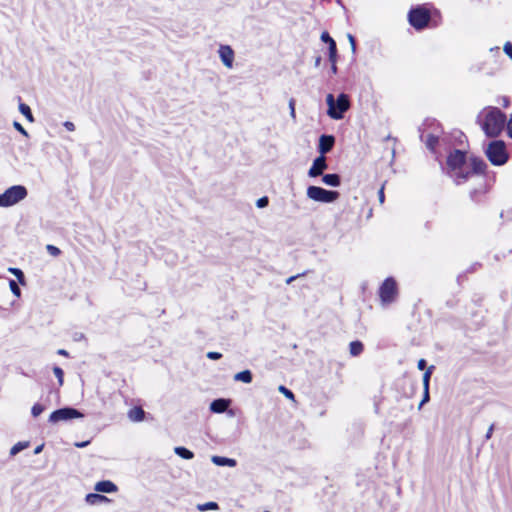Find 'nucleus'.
Segmentation results:
<instances>
[{
    "mask_svg": "<svg viewBox=\"0 0 512 512\" xmlns=\"http://www.w3.org/2000/svg\"><path fill=\"white\" fill-rule=\"evenodd\" d=\"M507 132L509 137L512 138V114L510 116V119L507 121Z\"/></svg>",
    "mask_w": 512,
    "mask_h": 512,
    "instance_id": "43",
    "label": "nucleus"
},
{
    "mask_svg": "<svg viewBox=\"0 0 512 512\" xmlns=\"http://www.w3.org/2000/svg\"><path fill=\"white\" fill-rule=\"evenodd\" d=\"M475 192H476V191L471 192V198H472V199H474V193H475Z\"/></svg>",
    "mask_w": 512,
    "mask_h": 512,
    "instance_id": "55",
    "label": "nucleus"
},
{
    "mask_svg": "<svg viewBox=\"0 0 512 512\" xmlns=\"http://www.w3.org/2000/svg\"><path fill=\"white\" fill-rule=\"evenodd\" d=\"M57 353L62 356H68V352L65 349H59Z\"/></svg>",
    "mask_w": 512,
    "mask_h": 512,
    "instance_id": "53",
    "label": "nucleus"
},
{
    "mask_svg": "<svg viewBox=\"0 0 512 512\" xmlns=\"http://www.w3.org/2000/svg\"><path fill=\"white\" fill-rule=\"evenodd\" d=\"M43 447H44V445H43V444L38 445V446L35 448V450H34V454H39V453H41V452H42V450H43Z\"/></svg>",
    "mask_w": 512,
    "mask_h": 512,
    "instance_id": "50",
    "label": "nucleus"
},
{
    "mask_svg": "<svg viewBox=\"0 0 512 512\" xmlns=\"http://www.w3.org/2000/svg\"><path fill=\"white\" fill-rule=\"evenodd\" d=\"M9 271L13 273L21 284L24 283V273L19 268H10Z\"/></svg>",
    "mask_w": 512,
    "mask_h": 512,
    "instance_id": "31",
    "label": "nucleus"
},
{
    "mask_svg": "<svg viewBox=\"0 0 512 512\" xmlns=\"http://www.w3.org/2000/svg\"><path fill=\"white\" fill-rule=\"evenodd\" d=\"M364 350V345L361 341L355 340L349 344V352L353 357L359 356Z\"/></svg>",
    "mask_w": 512,
    "mask_h": 512,
    "instance_id": "19",
    "label": "nucleus"
},
{
    "mask_svg": "<svg viewBox=\"0 0 512 512\" xmlns=\"http://www.w3.org/2000/svg\"><path fill=\"white\" fill-rule=\"evenodd\" d=\"M328 53L334 54L337 53V45L335 40H331V43L328 44Z\"/></svg>",
    "mask_w": 512,
    "mask_h": 512,
    "instance_id": "40",
    "label": "nucleus"
},
{
    "mask_svg": "<svg viewBox=\"0 0 512 512\" xmlns=\"http://www.w3.org/2000/svg\"><path fill=\"white\" fill-rule=\"evenodd\" d=\"M53 373H54V375L56 376V378L58 379L59 385H60V386H61V385H63V377H64V372H63V370H62L60 367L55 366V367L53 368Z\"/></svg>",
    "mask_w": 512,
    "mask_h": 512,
    "instance_id": "29",
    "label": "nucleus"
},
{
    "mask_svg": "<svg viewBox=\"0 0 512 512\" xmlns=\"http://www.w3.org/2000/svg\"><path fill=\"white\" fill-rule=\"evenodd\" d=\"M322 182L331 187H338L341 184V178L336 173L324 174L322 176Z\"/></svg>",
    "mask_w": 512,
    "mask_h": 512,
    "instance_id": "16",
    "label": "nucleus"
},
{
    "mask_svg": "<svg viewBox=\"0 0 512 512\" xmlns=\"http://www.w3.org/2000/svg\"><path fill=\"white\" fill-rule=\"evenodd\" d=\"M229 406H230L229 399L219 398V399H215L211 402L210 410L213 413H223L228 409Z\"/></svg>",
    "mask_w": 512,
    "mask_h": 512,
    "instance_id": "13",
    "label": "nucleus"
},
{
    "mask_svg": "<svg viewBox=\"0 0 512 512\" xmlns=\"http://www.w3.org/2000/svg\"><path fill=\"white\" fill-rule=\"evenodd\" d=\"M268 204L269 198L267 196H263L256 201V206L258 208H265L266 206H268Z\"/></svg>",
    "mask_w": 512,
    "mask_h": 512,
    "instance_id": "34",
    "label": "nucleus"
},
{
    "mask_svg": "<svg viewBox=\"0 0 512 512\" xmlns=\"http://www.w3.org/2000/svg\"><path fill=\"white\" fill-rule=\"evenodd\" d=\"M44 410H45V407L42 404L36 403L33 405L32 409H31V414L34 417H38L40 414L43 413Z\"/></svg>",
    "mask_w": 512,
    "mask_h": 512,
    "instance_id": "28",
    "label": "nucleus"
},
{
    "mask_svg": "<svg viewBox=\"0 0 512 512\" xmlns=\"http://www.w3.org/2000/svg\"><path fill=\"white\" fill-rule=\"evenodd\" d=\"M430 399L429 389H424L423 398L419 404V408H421L425 403H427Z\"/></svg>",
    "mask_w": 512,
    "mask_h": 512,
    "instance_id": "36",
    "label": "nucleus"
},
{
    "mask_svg": "<svg viewBox=\"0 0 512 512\" xmlns=\"http://www.w3.org/2000/svg\"><path fill=\"white\" fill-rule=\"evenodd\" d=\"M29 446V442H18L10 449V455L15 456L22 450L26 449Z\"/></svg>",
    "mask_w": 512,
    "mask_h": 512,
    "instance_id": "23",
    "label": "nucleus"
},
{
    "mask_svg": "<svg viewBox=\"0 0 512 512\" xmlns=\"http://www.w3.org/2000/svg\"><path fill=\"white\" fill-rule=\"evenodd\" d=\"M321 61H322L321 56H317L315 58V62H314L315 67H319L321 65Z\"/></svg>",
    "mask_w": 512,
    "mask_h": 512,
    "instance_id": "48",
    "label": "nucleus"
},
{
    "mask_svg": "<svg viewBox=\"0 0 512 512\" xmlns=\"http://www.w3.org/2000/svg\"><path fill=\"white\" fill-rule=\"evenodd\" d=\"M94 489L100 493H113L118 490V487L110 480H103L97 482Z\"/></svg>",
    "mask_w": 512,
    "mask_h": 512,
    "instance_id": "14",
    "label": "nucleus"
},
{
    "mask_svg": "<svg viewBox=\"0 0 512 512\" xmlns=\"http://www.w3.org/2000/svg\"><path fill=\"white\" fill-rule=\"evenodd\" d=\"M289 109H290V115L293 119H295L296 117V114H295V100L293 98H291L289 100Z\"/></svg>",
    "mask_w": 512,
    "mask_h": 512,
    "instance_id": "37",
    "label": "nucleus"
},
{
    "mask_svg": "<svg viewBox=\"0 0 512 512\" xmlns=\"http://www.w3.org/2000/svg\"><path fill=\"white\" fill-rule=\"evenodd\" d=\"M85 500L90 505H97V504H100L102 502H108L109 501V499L106 496L98 494V493H89V494H87L86 497H85Z\"/></svg>",
    "mask_w": 512,
    "mask_h": 512,
    "instance_id": "18",
    "label": "nucleus"
},
{
    "mask_svg": "<svg viewBox=\"0 0 512 512\" xmlns=\"http://www.w3.org/2000/svg\"><path fill=\"white\" fill-rule=\"evenodd\" d=\"M207 357L211 360H218L222 357V354L215 351H210L207 353Z\"/></svg>",
    "mask_w": 512,
    "mask_h": 512,
    "instance_id": "38",
    "label": "nucleus"
},
{
    "mask_svg": "<svg viewBox=\"0 0 512 512\" xmlns=\"http://www.w3.org/2000/svg\"><path fill=\"white\" fill-rule=\"evenodd\" d=\"M438 141H439L438 136L433 135V134H429V135L427 136L426 141H425V143H426V147H427L429 150L433 151V150L435 149L436 145L438 144Z\"/></svg>",
    "mask_w": 512,
    "mask_h": 512,
    "instance_id": "24",
    "label": "nucleus"
},
{
    "mask_svg": "<svg viewBox=\"0 0 512 512\" xmlns=\"http://www.w3.org/2000/svg\"><path fill=\"white\" fill-rule=\"evenodd\" d=\"M321 40L327 44L331 43V40H334L327 31L322 32Z\"/></svg>",
    "mask_w": 512,
    "mask_h": 512,
    "instance_id": "39",
    "label": "nucleus"
},
{
    "mask_svg": "<svg viewBox=\"0 0 512 512\" xmlns=\"http://www.w3.org/2000/svg\"><path fill=\"white\" fill-rule=\"evenodd\" d=\"M335 144V137L333 135L323 134L319 138L318 151L320 155L325 156L330 152Z\"/></svg>",
    "mask_w": 512,
    "mask_h": 512,
    "instance_id": "12",
    "label": "nucleus"
},
{
    "mask_svg": "<svg viewBox=\"0 0 512 512\" xmlns=\"http://www.w3.org/2000/svg\"><path fill=\"white\" fill-rule=\"evenodd\" d=\"M300 275L291 276L286 279L287 284H291L295 279H297Z\"/></svg>",
    "mask_w": 512,
    "mask_h": 512,
    "instance_id": "49",
    "label": "nucleus"
},
{
    "mask_svg": "<svg viewBox=\"0 0 512 512\" xmlns=\"http://www.w3.org/2000/svg\"><path fill=\"white\" fill-rule=\"evenodd\" d=\"M19 111L29 122L33 123L35 121L31 108L27 104L21 102Z\"/></svg>",
    "mask_w": 512,
    "mask_h": 512,
    "instance_id": "22",
    "label": "nucleus"
},
{
    "mask_svg": "<svg viewBox=\"0 0 512 512\" xmlns=\"http://www.w3.org/2000/svg\"><path fill=\"white\" fill-rule=\"evenodd\" d=\"M88 444H89V441H84V442L76 443L75 445H76V447L83 448V447H86Z\"/></svg>",
    "mask_w": 512,
    "mask_h": 512,
    "instance_id": "51",
    "label": "nucleus"
},
{
    "mask_svg": "<svg viewBox=\"0 0 512 512\" xmlns=\"http://www.w3.org/2000/svg\"><path fill=\"white\" fill-rule=\"evenodd\" d=\"M327 162L325 156H318L314 159L312 166L310 167L308 171L309 177H317L323 174L324 170L327 169Z\"/></svg>",
    "mask_w": 512,
    "mask_h": 512,
    "instance_id": "10",
    "label": "nucleus"
},
{
    "mask_svg": "<svg viewBox=\"0 0 512 512\" xmlns=\"http://www.w3.org/2000/svg\"><path fill=\"white\" fill-rule=\"evenodd\" d=\"M506 123V115L497 107H490L484 114L481 127L487 137H497Z\"/></svg>",
    "mask_w": 512,
    "mask_h": 512,
    "instance_id": "2",
    "label": "nucleus"
},
{
    "mask_svg": "<svg viewBox=\"0 0 512 512\" xmlns=\"http://www.w3.org/2000/svg\"><path fill=\"white\" fill-rule=\"evenodd\" d=\"M397 295L396 281L389 277L384 280L379 289V296L383 304H390Z\"/></svg>",
    "mask_w": 512,
    "mask_h": 512,
    "instance_id": "9",
    "label": "nucleus"
},
{
    "mask_svg": "<svg viewBox=\"0 0 512 512\" xmlns=\"http://www.w3.org/2000/svg\"><path fill=\"white\" fill-rule=\"evenodd\" d=\"M9 286H10L11 292H12L16 297H20V295H21V290H20L19 286L17 285V283H16L14 280H10V282H9Z\"/></svg>",
    "mask_w": 512,
    "mask_h": 512,
    "instance_id": "32",
    "label": "nucleus"
},
{
    "mask_svg": "<svg viewBox=\"0 0 512 512\" xmlns=\"http://www.w3.org/2000/svg\"><path fill=\"white\" fill-rule=\"evenodd\" d=\"M409 24L416 30L424 29L430 21V13L421 6L412 8L408 13Z\"/></svg>",
    "mask_w": 512,
    "mask_h": 512,
    "instance_id": "7",
    "label": "nucleus"
},
{
    "mask_svg": "<svg viewBox=\"0 0 512 512\" xmlns=\"http://www.w3.org/2000/svg\"><path fill=\"white\" fill-rule=\"evenodd\" d=\"M348 39H349V42L351 44L352 51L354 52L356 50L355 39H354V37L351 34H348Z\"/></svg>",
    "mask_w": 512,
    "mask_h": 512,
    "instance_id": "45",
    "label": "nucleus"
},
{
    "mask_svg": "<svg viewBox=\"0 0 512 512\" xmlns=\"http://www.w3.org/2000/svg\"><path fill=\"white\" fill-rule=\"evenodd\" d=\"M278 391L282 393L286 398L294 400V393L284 385H280L278 387Z\"/></svg>",
    "mask_w": 512,
    "mask_h": 512,
    "instance_id": "27",
    "label": "nucleus"
},
{
    "mask_svg": "<svg viewBox=\"0 0 512 512\" xmlns=\"http://www.w3.org/2000/svg\"><path fill=\"white\" fill-rule=\"evenodd\" d=\"M329 61H330V63H336L337 62V53L329 54Z\"/></svg>",
    "mask_w": 512,
    "mask_h": 512,
    "instance_id": "47",
    "label": "nucleus"
},
{
    "mask_svg": "<svg viewBox=\"0 0 512 512\" xmlns=\"http://www.w3.org/2000/svg\"><path fill=\"white\" fill-rule=\"evenodd\" d=\"M503 50L505 54L512 60V43L506 42L503 47Z\"/></svg>",
    "mask_w": 512,
    "mask_h": 512,
    "instance_id": "35",
    "label": "nucleus"
},
{
    "mask_svg": "<svg viewBox=\"0 0 512 512\" xmlns=\"http://www.w3.org/2000/svg\"><path fill=\"white\" fill-rule=\"evenodd\" d=\"M328 105L327 114L330 118L340 120L344 117V113L349 109L350 102L348 95L341 93L335 100L333 94H328L326 97Z\"/></svg>",
    "mask_w": 512,
    "mask_h": 512,
    "instance_id": "3",
    "label": "nucleus"
},
{
    "mask_svg": "<svg viewBox=\"0 0 512 512\" xmlns=\"http://www.w3.org/2000/svg\"><path fill=\"white\" fill-rule=\"evenodd\" d=\"M378 198H379V202H380L381 204H383V203H384V199H385V195H384V186H382V187L380 188V190L378 191Z\"/></svg>",
    "mask_w": 512,
    "mask_h": 512,
    "instance_id": "42",
    "label": "nucleus"
},
{
    "mask_svg": "<svg viewBox=\"0 0 512 512\" xmlns=\"http://www.w3.org/2000/svg\"><path fill=\"white\" fill-rule=\"evenodd\" d=\"M433 369H434V366H430L424 372V375H423V387H424V389H429V383H430V378H431Z\"/></svg>",
    "mask_w": 512,
    "mask_h": 512,
    "instance_id": "26",
    "label": "nucleus"
},
{
    "mask_svg": "<svg viewBox=\"0 0 512 512\" xmlns=\"http://www.w3.org/2000/svg\"><path fill=\"white\" fill-rule=\"evenodd\" d=\"M485 155L495 166L504 165L509 157L505 143L502 140L491 141L485 149Z\"/></svg>",
    "mask_w": 512,
    "mask_h": 512,
    "instance_id": "4",
    "label": "nucleus"
},
{
    "mask_svg": "<svg viewBox=\"0 0 512 512\" xmlns=\"http://www.w3.org/2000/svg\"><path fill=\"white\" fill-rule=\"evenodd\" d=\"M13 127L19 132L21 133L24 137H29V133L27 132V130L17 121H14L13 122Z\"/></svg>",
    "mask_w": 512,
    "mask_h": 512,
    "instance_id": "33",
    "label": "nucleus"
},
{
    "mask_svg": "<svg viewBox=\"0 0 512 512\" xmlns=\"http://www.w3.org/2000/svg\"><path fill=\"white\" fill-rule=\"evenodd\" d=\"M46 250H47V252H48L50 255H52V256H54V257H57V256H59V255L61 254L60 249H59L58 247L54 246V245H51V244H48V245L46 246Z\"/></svg>",
    "mask_w": 512,
    "mask_h": 512,
    "instance_id": "30",
    "label": "nucleus"
},
{
    "mask_svg": "<svg viewBox=\"0 0 512 512\" xmlns=\"http://www.w3.org/2000/svg\"><path fill=\"white\" fill-rule=\"evenodd\" d=\"M219 508L218 504L216 502H207L204 504H199L197 506V509L199 511H207V510H217Z\"/></svg>",
    "mask_w": 512,
    "mask_h": 512,
    "instance_id": "25",
    "label": "nucleus"
},
{
    "mask_svg": "<svg viewBox=\"0 0 512 512\" xmlns=\"http://www.w3.org/2000/svg\"><path fill=\"white\" fill-rule=\"evenodd\" d=\"M218 54L224 66L233 67L234 51L229 45H220Z\"/></svg>",
    "mask_w": 512,
    "mask_h": 512,
    "instance_id": "11",
    "label": "nucleus"
},
{
    "mask_svg": "<svg viewBox=\"0 0 512 512\" xmlns=\"http://www.w3.org/2000/svg\"><path fill=\"white\" fill-rule=\"evenodd\" d=\"M84 415L73 407H63L53 411L49 416V422L56 424L60 421H67L74 418H82Z\"/></svg>",
    "mask_w": 512,
    "mask_h": 512,
    "instance_id": "8",
    "label": "nucleus"
},
{
    "mask_svg": "<svg viewBox=\"0 0 512 512\" xmlns=\"http://www.w3.org/2000/svg\"><path fill=\"white\" fill-rule=\"evenodd\" d=\"M63 126L68 130V131H74L75 130V125L73 122L71 121H65L63 123Z\"/></svg>",
    "mask_w": 512,
    "mask_h": 512,
    "instance_id": "41",
    "label": "nucleus"
},
{
    "mask_svg": "<svg viewBox=\"0 0 512 512\" xmlns=\"http://www.w3.org/2000/svg\"><path fill=\"white\" fill-rule=\"evenodd\" d=\"M493 431H494V424H491L487 430L486 435H485L486 440H489L492 437Z\"/></svg>",
    "mask_w": 512,
    "mask_h": 512,
    "instance_id": "44",
    "label": "nucleus"
},
{
    "mask_svg": "<svg viewBox=\"0 0 512 512\" xmlns=\"http://www.w3.org/2000/svg\"><path fill=\"white\" fill-rule=\"evenodd\" d=\"M211 461L217 466L235 467L237 465V461L235 459L217 455L212 456Z\"/></svg>",
    "mask_w": 512,
    "mask_h": 512,
    "instance_id": "15",
    "label": "nucleus"
},
{
    "mask_svg": "<svg viewBox=\"0 0 512 512\" xmlns=\"http://www.w3.org/2000/svg\"><path fill=\"white\" fill-rule=\"evenodd\" d=\"M128 418L133 422H140L145 418V411L141 407H134L129 410Z\"/></svg>",
    "mask_w": 512,
    "mask_h": 512,
    "instance_id": "17",
    "label": "nucleus"
},
{
    "mask_svg": "<svg viewBox=\"0 0 512 512\" xmlns=\"http://www.w3.org/2000/svg\"><path fill=\"white\" fill-rule=\"evenodd\" d=\"M447 174L460 185L468 180L472 174L484 173L487 164L482 158L471 156L469 159L465 151L455 149L447 156Z\"/></svg>",
    "mask_w": 512,
    "mask_h": 512,
    "instance_id": "1",
    "label": "nucleus"
},
{
    "mask_svg": "<svg viewBox=\"0 0 512 512\" xmlns=\"http://www.w3.org/2000/svg\"><path fill=\"white\" fill-rule=\"evenodd\" d=\"M331 72L333 74L337 73V65H336V63H331Z\"/></svg>",
    "mask_w": 512,
    "mask_h": 512,
    "instance_id": "52",
    "label": "nucleus"
},
{
    "mask_svg": "<svg viewBox=\"0 0 512 512\" xmlns=\"http://www.w3.org/2000/svg\"><path fill=\"white\" fill-rule=\"evenodd\" d=\"M28 191L23 185H13L0 194V207H10L24 200Z\"/></svg>",
    "mask_w": 512,
    "mask_h": 512,
    "instance_id": "5",
    "label": "nucleus"
},
{
    "mask_svg": "<svg viewBox=\"0 0 512 512\" xmlns=\"http://www.w3.org/2000/svg\"><path fill=\"white\" fill-rule=\"evenodd\" d=\"M426 365H427V362L424 360V359H420L418 361V369L419 370H424L426 368Z\"/></svg>",
    "mask_w": 512,
    "mask_h": 512,
    "instance_id": "46",
    "label": "nucleus"
},
{
    "mask_svg": "<svg viewBox=\"0 0 512 512\" xmlns=\"http://www.w3.org/2000/svg\"><path fill=\"white\" fill-rule=\"evenodd\" d=\"M174 453L183 458V459H186V460H190L194 457V453L187 449L186 447H183V446H178V447H175L174 448Z\"/></svg>",
    "mask_w": 512,
    "mask_h": 512,
    "instance_id": "21",
    "label": "nucleus"
},
{
    "mask_svg": "<svg viewBox=\"0 0 512 512\" xmlns=\"http://www.w3.org/2000/svg\"><path fill=\"white\" fill-rule=\"evenodd\" d=\"M307 197L313 201L321 203H332L340 196L338 191L326 190L319 186H309L307 188Z\"/></svg>",
    "mask_w": 512,
    "mask_h": 512,
    "instance_id": "6",
    "label": "nucleus"
},
{
    "mask_svg": "<svg viewBox=\"0 0 512 512\" xmlns=\"http://www.w3.org/2000/svg\"><path fill=\"white\" fill-rule=\"evenodd\" d=\"M502 100H503L502 105H503L504 107H508V106H509V99H508L507 97H503V99H502Z\"/></svg>",
    "mask_w": 512,
    "mask_h": 512,
    "instance_id": "54",
    "label": "nucleus"
},
{
    "mask_svg": "<svg viewBox=\"0 0 512 512\" xmlns=\"http://www.w3.org/2000/svg\"><path fill=\"white\" fill-rule=\"evenodd\" d=\"M253 379L252 373L250 370H243L234 375L235 381H240L244 383H251Z\"/></svg>",
    "mask_w": 512,
    "mask_h": 512,
    "instance_id": "20",
    "label": "nucleus"
}]
</instances>
